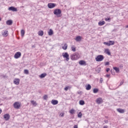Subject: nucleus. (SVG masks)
Wrapping results in <instances>:
<instances>
[{
    "label": "nucleus",
    "instance_id": "nucleus-1",
    "mask_svg": "<svg viewBox=\"0 0 128 128\" xmlns=\"http://www.w3.org/2000/svg\"><path fill=\"white\" fill-rule=\"evenodd\" d=\"M70 58L72 60H78L79 58H80V56L76 52L71 54Z\"/></svg>",
    "mask_w": 128,
    "mask_h": 128
},
{
    "label": "nucleus",
    "instance_id": "nucleus-2",
    "mask_svg": "<svg viewBox=\"0 0 128 128\" xmlns=\"http://www.w3.org/2000/svg\"><path fill=\"white\" fill-rule=\"evenodd\" d=\"M54 14L57 16L58 18H60V14H62V10L60 9H56L54 12Z\"/></svg>",
    "mask_w": 128,
    "mask_h": 128
},
{
    "label": "nucleus",
    "instance_id": "nucleus-3",
    "mask_svg": "<svg viewBox=\"0 0 128 128\" xmlns=\"http://www.w3.org/2000/svg\"><path fill=\"white\" fill-rule=\"evenodd\" d=\"M104 56L98 55L97 57L96 58V62H102V60H104Z\"/></svg>",
    "mask_w": 128,
    "mask_h": 128
},
{
    "label": "nucleus",
    "instance_id": "nucleus-4",
    "mask_svg": "<svg viewBox=\"0 0 128 128\" xmlns=\"http://www.w3.org/2000/svg\"><path fill=\"white\" fill-rule=\"evenodd\" d=\"M62 56L64 58H66L67 62L70 60V55L68 52L62 53Z\"/></svg>",
    "mask_w": 128,
    "mask_h": 128
},
{
    "label": "nucleus",
    "instance_id": "nucleus-5",
    "mask_svg": "<svg viewBox=\"0 0 128 128\" xmlns=\"http://www.w3.org/2000/svg\"><path fill=\"white\" fill-rule=\"evenodd\" d=\"M14 108H16V110H18V108H20V102H15L14 104Z\"/></svg>",
    "mask_w": 128,
    "mask_h": 128
},
{
    "label": "nucleus",
    "instance_id": "nucleus-6",
    "mask_svg": "<svg viewBox=\"0 0 128 128\" xmlns=\"http://www.w3.org/2000/svg\"><path fill=\"white\" fill-rule=\"evenodd\" d=\"M21 56H22V53H20V52H17L14 54V58H20Z\"/></svg>",
    "mask_w": 128,
    "mask_h": 128
},
{
    "label": "nucleus",
    "instance_id": "nucleus-7",
    "mask_svg": "<svg viewBox=\"0 0 128 128\" xmlns=\"http://www.w3.org/2000/svg\"><path fill=\"white\" fill-rule=\"evenodd\" d=\"M102 98H98L96 100V104H102L103 102Z\"/></svg>",
    "mask_w": 128,
    "mask_h": 128
},
{
    "label": "nucleus",
    "instance_id": "nucleus-8",
    "mask_svg": "<svg viewBox=\"0 0 128 128\" xmlns=\"http://www.w3.org/2000/svg\"><path fill=\"white\" fill-rule=\"evenodd\" d=\"M48 6L49 8H54L56 6V4L54 3H49L48 4Z\"/></svg>",
    "mask_w": 128,
    "mask_h": 128
},
{
    "label": "nucleus",
    "instance_id": "nucleus-9",
    "mask_svg": "<svg viewBox=\"0 0 128 128\" xmlns=\"http://www.w3.org/2000/svg\"><path fill=\"white\" fill-rule=\"evenodd\" d=\"M8 10H12V12H18V8L14 6H10L8 8Z\"/></svg>",
    "mask_w": 128,
    "mask_h": 128
},
{
    "label": "nucleus",
    "instance_id": "nucleus-10",
    "mask_svg": "<svg viewBox=\"0 0 128 128\" xmlns=\"http://www.w3.org/2000/svg\"><path fill=\"white\" fill-rule=\"evenodd\" d=\"M20 78H16L14 80V82L15 84H16V86H18V84H20Z\"/></svg>",
    "mask_w": 128,
    "mask_h": 128
},
{
    "label": "nucleus",
    "instance_id": "nucleus-11",
    "mask_svg": "<svg viewBox=\"0 0 128 128\" xmlns=\"http://www.w3.org/2000/svg\"><path fill=\"white\" fill-rule=\"evenodd\" d=\"M2 34L4 36H8V30H4L2 32Z\"/></svg>",
    "mask_w": 128,
    "mask_h": 128
},
{
    "label": "nucleus",
    "instance_id": "nucleus-12",
    "mask_svg": "<svg viewBox=\"0 0 128 128\" xmlns=\"http://www.w3.org/2000/svg\"><path fill=\"white\" fill-rule=\"evenodd\" d=\"M10 116L9 114H6L4 115V118L6 120H10Z\"/></svg>",
    "mask_w": 128,
    "mask_h": 128
},
{
    "label": "nucleus",
    "instance_id": "nucleus-13",
    "mask_svg": "<svg viewBox=\"0 0 128 128\" xmlns=\"http://www.w3.org/2000/svg\"><path fill=\"white\" fill-rule=\"evenodd\" d=\"M51 104H54V106H56V104H58V100H52L51 101Z\"/></svg>",
    "mask_w": 128,
    "mask_h": 128
},
{
    "label": "nucleus",
    "instance_id": "nucleus-14",
    "mask_svg": "<svg viewBox=\"0 0 128 128\" xmlns=\"http://www.w3.org/2000/svg\"><path fill=\"white\" fill-rule=\"evenodd\" d=\"M75 40H76L77 42H80V40H82V36H77L75 38Z\"/></svg>",
    "mask_w": 128,
    "mask_h": 128
},
{
    "label": "nucleus",
    "instance_id": "nucleus-15",
    "mask_svg": "<svg viewBox=\"0 0 128 128\" xmlns=\"http://www.w3.org/2000/svg\"><path fill=\"white\" fill-rule=\"evenodd\" d=\"M6 24L8 26H12V20H8L6 21Z\"/></svg>",
    "mask_w": 128,
    "mask_h": 128
},
{
    "label": "nucleus",
    "instance_id": "nucleus-16",
    "mask_svg": "<svg viewBox=\"0 0 128 128\" xmlns=\"http://www.w3.org/2000/svg\"><path fill=\"white\" fill-rule=\"evenodd\" d=\"M86 90H90L92 89V86L90 84H88L87 86H86Z\"/></svg>",
    "mask_w": 128,
    "mask_h": 128
},
{
    "label": "nucleus",
    "instance_id": "nucleus-17",
    "mask_svg": "<svg viewBox=\"0 0 128 128\" xmlns=\"http://www.w3.org/2000/svg\"><path fill=\"white\" fill-rule=\"evenodd\" d=\"M46 73L42 74L40 76V78H46Z\"/></svg>",
    "mask_w": 128,
    "mask_h": 128
},
{
    "label": "nucleus",
    "instance_id": "nucleus-18",
    "mask_svg": "<svg viewBox=\"0 0 128 128\" xmlns=\"http://www.w3.org/2000/svg\"><path fill=\"white\" fill-rule=\"evenodd\" d=\"M117 111H118L120 114H124V110L121 108H118Z\"/></svg>",
    "mask_w": 128,
    "mask_h": 128
},
{
    "label": "nucleus",
    "instance_id": "nucleus-19",
    "mask_svg": "<svg viewBox=\"0 0 128 128\" xmlns=\"http://www.w3.org/2000/svg\"><path fill=\"white\" fill-rule=\"evenodd\" d=\"M48 36H52V34H54V31L52 30H50L49 32H48Z\"/></svg>",
    "mask_w": 128,
    "mask_h": 128
},
{
    "label": "nucleus",
    "instance_id": "nucleus-20",
    "mask_svg": "<svg viewBox=\"0 0 128 128\" xmlns=\"http://www.w3.org/2000/svg\"><path fill=\"white\" fill-rule=\"evenodd\" d=\"M104 24H106V22H104V21H100L98 22V26H104Z\"/></svg>",
    "mask_w": 128,
    "mask_h": 128
},
{
    "label": "nucleus",
    "instance_id": "nucleus-21",
    "mask_svg": "<svg viewBox=\"0 0 128 128\" xmlns=\"http://www.w3.org/2000/svg\"><path fill=\"white\" fill-rule=\"evenodd\" d=\"M105 52H106V54H108V56H110V50L106 49L105 50Z\"/></svg>",
    "mask_w": 128,
    "mask_h": 128
},
{
    "label": "nucleus",
    "instance_id": "nucleus-22",
    "mask_svg": "<svg viewBox=\"0 0 128 128\" xmlns=\"http://www.w3.org/2000/svg\"><path fill=\"white\" fill-rule=\"evenodd\" d=\"M38 34L40 36H44V31H39L38 32Z\"/></svg>",
    "mask_w": 128,
    "mask_h": 128
},
{
    "label": "nucleus",
    "instance_id": "nucleus-23",
    "mask_svg": "<svg viewBox=\"0 0 128 128\" xmlns=\"http://www.w3.org/2000/svg\"><path fill=\"white\" fill-rule=\"evenodd\" d=\"M79 64L80 66H84V64H86V62L84 60H80Z\"/></svg>",
    "mask_w": 128,
    "mask_h": 128
},
{
    "label": "nucleus",
    "instance_id": "nucleus-24",
    "mask_svg": "<svg viewBox=\"0 0 128 128\" xmlns=\"http://www.w3.org/2000/svg\"><path fill=\"white\" fill-rule=\"evenodd\" d=\"M62 48H63V50H66L68 48V44H64V46L62 47Z\"/></svg>",
    "mask_w": 128,
    "mask_h": 128
},
{
    "label": "nucleus",
    "instance_id": "nucleus-25",
    "mask_svg": "<svg viewBox=\"0 0 128 128\" xmlns=\"http://www.w3.org/2000/svg\"><path fill=\"white\" fill-rule=\"evenodd\" d=\"M113 68L116 70V72H120V69L118 68L114 67Z\"/></svg>",
    "mask_w": 128,
    "mask_h": 128
},
{
    "label": "nucleus",
    "instance_id": "nucleus-26",
    "mask_svg": "<svg viewBox=\"0 0 128 128\" xmlns=\"http://www.w3.org/2000/svg\"><path fill=\"white\" fill-rule=\"evenodd\" d=\"M31 104H32L33 106H36V102H34V100H32L31 101Z\"/></svg>",
    "mask_w": 128,
    "mask_h": 128
},
{
    "label": "nucleus",
    "instance_id": "nucleus-27",
    "mask_svg": "<svg viewBox=\"0 0 128 128\" xmlns=\"http://www.w3.org/2000/svg\"><path fill=\"white\" fill-rule=\"evenodd\" d=\"M109 44H110V46H114V41L110 40Z\"/></svg>",
    "mask_w": 128,
    "mask_h": 128
},
{
    "label": "nucleus",
    "instance_id": "nucleus-28",
    "mask_svg": "<svg viewBox=\"0 0 128 128\" xmlns=\"http://www.w3.org/2000/svg\"><path fill=\"white\" fill-rule=\"evenodd\" d=\"M70 88H72V87L68 86L64 88V90H66H66H70Z\"/></svg>",
    "mask_w": 128,
    "mask_h": 128
},
{
    "label": "nucleus",
    "instance_id": "nucleus-29",
    "mask_svg": "<svg viewBox=\"0 0 128 128\" xmlns=\"http://www.w3.org/2000/svg\"><path fill=\"white\" fill-rule=\"evenodd\" d=\"M98 92V88H94V90H93V92L94 93V94H96Z\"/></svg>",
    "mask_w": 128,
    "mask_h": 128
},
{
    "label": "nucleus",
    "instance_id": "nucleus-30",
    "mask_svg": "<svg viewBox=\"0 0 128 128\" xmlns=\"http://www.w3.org/2000/svg\"><path fill=\"white\" fill-rule=\"evenodd\" d=\"M72 52H76V46H73L71 47Z\"/></svg>",
    "mask_w": 128,
    "mask_h": 128
},
{
    "label": "nucleus",
    "instance_id": "nucleus-31",
    "mask_svg": "<svg viewBox=\"0 0 128 128\" xmlns=\"http://www.w3.org/2000/svg\"><path fill=\"white\" fill-rule=\"evenodd\" d=\"M80 106H84V101L81 100L80 101Z\"/></svg>",
    "mask_w": 128,
    "mask_h": 128
},
{
    "label": "nucleus",
    "instance_id": "nucleus-32",
    "mask_svg": "<svg viewBox=\"0 0 128 128\" xmlns=\"http://www.w3.org/2000/svg\"><path fill=\"white\" fill-rule=\"evenodd\" d=\"M24 34H25L24 30H21V36H24Z\"/></svg>",
    "mask_w": 128,
    "mask_h": 128
},
{
    "label": "nucleus",
    "instance_id": "nucleus-33",
    "mask_svg": "<svg viewBox=\"0 0 128 128\" xmlns=\"http://www.w3.org/2000/svg\"><path fill=\"white\" fill-rule=\"evenodd\" d=\"M70 112L72 114H74V110L72 109L71 110H70Z\"/></svg>",
    "mask_w": 128,
    "mask_h": 128
},
{
    "label": "nucleus",
    "instance_id": "nucleus-34",
    "mask_svg": "<svg viewBox=\"0 0 128 128\" xmlns=\"http://www.w3.org/2000/svg\"><path fill=\"white\" fill-rule=\"evenodd\" d=\"M48 95H44L43 97L44 100H48Z\"/></svg>",
    "mask_w": 128,
    "mask_h": 128
},
{
    "label": "nucleus",
    "instance_id": "nucleus-35",
    "mask_svg": "<svg viewBox=\"0 0 128 128\" xmlns=\"http://www.w3.org/2000/svg\"><path fill=\"white\" fill-rule=\"evenodd\" d=\"M24 74H28V70H24Z\"/></svg>",
    "mask_w": 128,
    "mask_h": 128
},
{
    "label": "nucleus",
    "instance_id": "nucleus-36",
    "mask_svg": "<svg viewBox=\"0 0 128 128\" xmlns=\"http://www.w3.org/2000/svg\"><path fill=\"white\" fill-rule=\"evenodd\" d=\"M104 44H106V46H110L109 42H104Z\"/></svg>",
    "mask_w": 128,
    "mask_h": 128
},
{
    "label": "nucleus",
    "instance_id": "nucleus-37",
    "mask_svg": "<svg viewBox=\"0 0 128 128\" xmlns=\"http://www.w3.org/2000/svg\"><path fill=\"white\" fill-rule=\"evenodd\" d=\"M82 112H80L78 115V118H82Z\"/></svg>",
    "mask_w": 128,
    "mask_h": 128
},
{
    "label": "nucleus",
    "instance_id": "nucleus-38",
    "mask_svg": "<svg viewBox=\"0 0 128 128\" xmlns=\"http://www.w3.org/2000/svg\"><path fill=\"white\" fill-rule=\"evenodd\" d=\"M111 74H112V76H114V74H116V73L114 72V70H111Z\"/></svg>",
    "mask_w": 128,
    "mask_h": 128
},
{
    "label": "nucleus",
    "instance_id": "nucleus-39",
    "mask_svg": "<svg viewBox=\"0 0 128 128\" xmlns=\"http://www.w3.org/2000/svg\"><path fill=\"white\" fill-rule=\"evenodd\" d=\"M59 116H62V117L64 116V113H62V112L60 113Z\"/></svg>",
    "mask_w": 128,
    "mask_h": 128
},
{
    "label": "nucleus",
    "instance_id": "nucleus-40",
    "mask_svg": "<svg viewBox=\"0 0 128 128\" xmlns=\"http://www.w3.org/2000/svg\"><path fill=\"white\" fill-rule=\"evenodd\" d=\"M103 80H104L102 79V78H100V84H102Z\"/></svg>",
    "mask_w": 128,
    "mask_h": 128
},
{
    "label": "nucleus",
    "instance_id": "nucleus-41",
    "mask_svg": "<svg viewBox=\"0 0 128 128\" xmlns=\"http://www.w3.org/2000/svg\"><path fill=\"white\" fill-rule=\"evenodd\" d=\"M124 80H122L120 82V84L119 86H122L124 84Z\"/></svg>",
    "mask_w": 128,
    "mask_h": 128
},
{
    "label": "nucleus",
    "instance_id": "nucleus-42",
    "mask_svg": "<svg viewBox=\"0 0 128 128\" xmlns=\"http://www.w3.org/2000/svg\"><path fill=\"white\" fill-rule=\"evenodd\" d=\"M110 64V62H106V63H105V66H108Z\"/></svg>",
    "mask_w": 128,
    "mask_h": 128
},
{
    "label": "nucleus",
    "instance_id": "nucleus-43",
    "mask_svg": "<svg viewBox=\"0 0 128 128\" xmlns=\"http://www.w3.org/2000/svg\"><path fill=\"white\" fill-rule=\"evenodd\" d=\"M110 20V18H105V20L106 22H108V20Z\"/></svg>",
    "mask_w": 128,
    "mask_h": 128
},
{
    "label": "nucleus",
    "instance_id": "nucleus-44",
    "mask_svg": "<svg viewBox=\"0 0 128 128\" xmlns=\"http://www.w3.org/2000/svg\"><path fill=\"white\" fill-rule=\"evenodd\" d=\"M110 68H107L106 70V72H110Z\"/></svg>",
    "mask_w": 128,
    "mask_h": 128
},
{
    "label": "nucleus",
    "instance_id": "nucleus-45",
    "mask_svg": "<svg viewBox=\"0 0 128 128\" xmlns=\"http://www.w3.org/2000/svg\"><path fill=\"white\" fill-rule=\"evenodd\" d=\"M104 122L105 124H108V120H104Z\"/></svg>",
    "mask_w": 128,
    "mask_h": 128
},
{
    "label": "nucleus",
    "instance_id": "nucleus-46",
    "mask_svg": "<svg viewBox=\"0 0 128 128\" xmlns=\"http://www.w3.org/2000/svg\"><path fill=\"white\" fill-rule=\"evenodd\" d=\"M74 128H78V125H74Z\"/></svg>",
    "mask_w": 128,
    "mask_h": 128
},
{
    "label": "nucleus",
    "instance_id": "nucleus-47",
    "mask_svg": "<svg viewBox=\"0 0 128 128\" xmlns=\"http://www.w3.org/2000/svg\"><path fill=\"white\" fill-rule=\"evenodd\" d=\"M106 78H110V74H106Z\"/></svg>",
    "mask_w": 128,
    "mask_h": 128
},
{
    "label": "nucleus",
    "instance_id": "nucleus-48",
    "mask_svg": "<svg viewBox=\"0 0 128 128\" xmlns=\"http://www.w3.org/2000/svg\"><path fill=\"white\" fill-rule=\"evenodd\" d=\"M113 32H116V29L113 30Z\"/></svg>",
    "mask_w": 128,
    "mask_h": 128
},
{
    "label": "nucleus",
    "instance_id": "nucleus-49",
    "mask_svg": "<svg viewBox=\"0 0 128 128\" xmlns=\"http://www.w3.org/2000/svg\"><path fill=\"white\" fill-rule=\"evenodd\" d=\"M2 111L1 110V109H0V114H2Z\"/></svg>",
    "mask_w": 128,
    "mask_h": 128
},
{
    "label": "nucleus",
    "instance_id": "nucleus-50",
    "mask_svg": "<svg viewBox=\"0 0 128 128\" xmlns=\"http://www.w3.org/2000/svg\"><path fill=\"white\" fill-rule=\"evenodd\" d=\"M104 128H108V126H104Z\"/></svg>",
    "mask_w": 128,
    "mask_h": 128
},
{
    "label": "nucleus",
    "instance_id": "nucleus-51",
    "mask_svg": "<svg viewBox=\"0 0 128 128\" xmlns=\"http://www.w3.org/2000/svg\"><path fill=\"white\" fill-rule=\"evenodd\" d=\"M126 28H128V25L126 26Z\"/></svg>",
    "mask_w": 128,
    "mask_h": 128
},
{
    "label": "nucleus",
    "instance_id": "nucleus-52",
    "mask_svg": "<svg viewBox=\"0 0 128 128\" xmlns=\"http://www.w3.org/2000/svg\"><path fill=\"white\" fill-rule=\"evenodd\" d=\"M122 66H120V68H122Z\"/></svg>",
    "mask_w": 128,
    "mask_h": 128
},
{
    "label": "nucleus",
    "instance_id": "nucleus-53",
    "mask_svg": "<svg viewBox=\"0 0 128 128\" xmlns=\"http://www.w3.org/2000/svg\"><path fill=\"white\" fill-rule=\"evenodd\" d=\"M0 20H2V18H0Z\"/></svg>",
    "mask_w": 128,
    "mask_h": 128
}]
</instances>
